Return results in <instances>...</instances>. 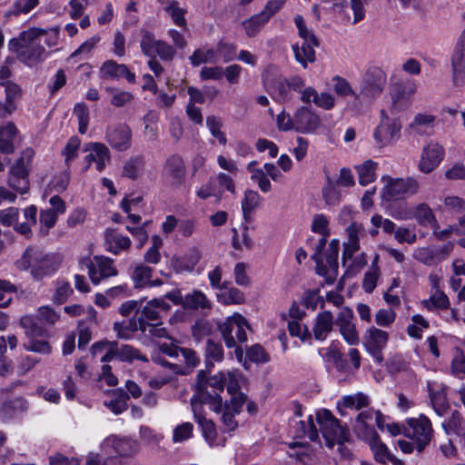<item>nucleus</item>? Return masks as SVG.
<instances>
[{"instance_id": "a211bd4d", "label": "nucleus", "mask_w": 465, "mask_h": 465, "mask_svg": "<svg viewBox=\"0 0 465 465\" xmlns=\"http://www.w3.org/2000/svg\"><path fill=\"white\" fill-rule=\"evenodd\" d=\"M171 310V305L163 298H154L140 310L141 317L149 322H160Z\"/></svg>"}, {"instance_id": "69168bd1", "label": "nucleus", "mask_w": 465, "mask_h": 465, "mask_svg": "<svg viewBox=\"0 0 465 465\" xmlns=\"http://www.w3.org/2000/svg\"><path fill=\"white\" fill-rule=\"evenodd\" d=\"M156 55L163 62H171L176 55V49L173 45L161 40L154 50V56Z\"/></svg>"}, {"instance_id": "393cba45", "label": "nucleus", "mask_w": 465, "mask_h": 465, "mask_svg": "<svg viewBox=\"0 0 465 465\" xmlns=\"http://www.w3.org/2000/svg\"><path fill=\"white\" fill-rule=\"evenodd\" d=\"M377 411L368 409L361 411L355 420L354 430L361 438L367 439L377 432L370 423L375 417Z\"/></svg>"}, {"instance_id": "6ab92c4d", "label": "nucleus", "mask_w": 465, "mask_h": 465, "mask_svg": "<svg viewBox=\"0 0 465 465\" xmlns=\"http://www.w3.org/2000/svg\"><path fill=\"white\" fill-rule=\"evenodd\" d=\"M84 151L91 152L84 158L85 162L87 163L86 169H88L94 162L95 163L96 170L98 172H102L111 160L108 147L102 143H89L86 144Z\"/></svg>"}, {"instance_id": "de8ad7c7", "label": "nucleus", "mask_w": 465, "mask_h": 465, "mask_svg": "<svg viewBox=\"0 0 465 465\" xmlns=\"http://www.w3.org/2000/svg\"><path fill=\"white\" fill-rule=\"evenodd\" d=\"M153 269L143 264L137 265L133 272V281L135 288H142L150 282Z\"/></svg>"}, {"instance_id": "f03ea898", "label": "nucleus", "mask_w": 465, "mask_h": 465, "mask_svg": "<svg viewBox=\"0 0 465 465\" xmlns=\"http://www.w3.org/2000/svg\"><path fill=\"white\" fill-rule=\"evenodd\" d=\"M206 371H200L193 385L195 394L193 398L202 404L209 405L210 409L215 412L223 410V399L220 395L225 386V373L219 372L212 377H207Z\"/></svg>"}, {"instance_id": "5fc2aeb1", "label": "nucleus", "mask_w": 465, "mask_h": 465, "mask_svg": "<svg viewBox=\"0 0 465 465\" xmlns=\"http://www.w3.org/2000/svg\"><path fill=\"white\" fill-rule=\"evenodd\" d=\"M430 402L433 410L439 416H443L450 408L446 394L443 391L431 392Z\"/></svg>"}, {"instance_id": "0e129e2a", "label": "nucleus", "mask_w": 465, "mask_h": 465, "mask_svg": "<svg viewBox=\"0 0 465 465\" xmlns=\"http://www.w3.org/2000/svg\"><path fill=\"white\" fill-rule=\"evenodd\" d=\"M311 230L323 237H329V220L322 213L315 214L312 222Z\"/></svg>"}, {"instance_id": "bf43d9fd", "label": "nucleus", "mask_w": 465, "mask_h": 465, "mask_svg": "<svg viewBox=\"0 0 465 465\" xmlns=\"http://www.w3.org/2000/svg\"><path fill=\"white\" fill-rule=\"evenodd\" d=\"M380 277V269L377 265L372 264L365 273L362 281V288L367 293H371L377 285Z\"/></svg>"}, {"instance_id": "4c0bfd02", "label": "nucleus", "mask_w": 465, "mask_h": 465, "mask_svg": "<svg viewBox=\"0 0 465 465\" xmlns=\"http://www.w3.org/2000/svg\"><path fill=\"white\" fill-rule=\"evenodd\" d=\"M106 445L114 447L116 453L121 456H128L136 450V443L128 439H119L115 436H110L104 440Z\"/></svg>"}, {"instance_id": "13d9d810", "label": "nucleus", "mask_w": 465, "mask_h": 465, "mask_svg": "<svg viewBox=\"0 0 465 465\" xmlns=\"http://www.w3.org/2000/svg\"><path fill=\"white\" fill-rule=\"evenodd\" d=\"M73 292L74 291L69 282L57 281L53 301L56 304H63Z\"/></svg>"}, {"instance_id": "39448f33", "label": "nucleus", "mask_w": 465, "mask_h": 465, "mask_svg": "<svg viewBox=\"0 0 465 465\" xmlns=\"http://www.w3.org/2000/svg\"><path fill=\"white\" fill-rule=\"evenodd\" d=\"M316 420L320 425V430L329 448H332L336 442H346L350 439V432L346 427L341 425L338 419L327 409H322L316 413Z\"/></svg>"}, {"instance_id": "09e8293b", "label": "nucleus", "mask_w": 465, "mask_h": 465, "mask_svg": "<svg viewBox=\"0 0 465 465\" xmlns=\"http://www.w3.org/2000/svg\"><path fill=\"white\" fill-rule=\"evenodd\" d=\"M27 409V401L23 398H15L3 404L1 412L5 418H11L17 411L22 412Z\"/></svg>"}, {"instance_id": "58836bf2", "label": "nucleus", "mask_w": 465, "mask_h": 465, "mask_svg": "<svg viewBox=\"0 0 465 465\" xmlns=\"http://www.w3.org/2000/svg\"><path fill=\"white\" fill-rule=\"evenodd\" d=\"M118 360L121 361L132 362L135 360L143 362L148 361V358L142 354L141 351L129 344L119 345L117 342Z\"/></svg>"}, {"instance_id": "a19ab883", "label": "nucleus", "mask_w": 465, "mask_h": 465, "mask_svg": "<svg viewBox=\"0 0 465 465\" xmlns=\"http://www.w3.org/2000/svg\"><path fill=\"white\" fill-rule=\"evenodd\" d=\"M114 394L116 398L104 401V406L114 414H121L128 408L127 401L129 400V395L123 390L114 391Z\"/></svg>"}, {"instance_id": "6e6d98bb", "label": "nucleus", "mask_w": 465, "mask_h": 465, "mask_svg": "<svg viewBox=\"0 0 465 465\" xmlns=\"http://www.w3.org/2000/svg\"><path fill=\"white\" fill-rule=\"evenodd\" d=\"M57 221L56 213L51 209L42 210L40 213V234L47 235L49 230L53 228Z\"/></svg>"}, {"instance_id": "9b49d317", "label": "nucleus", "mask_w": 465, "mask_h": 465, "mask_svg": "<svg viewBox=\"0 0 465 465\" xmlns=\"http://www.w3.org/2000/svg\"><path fill=\"white\" fill-rule=\"evenodd\" d=\"M401 124L398 119H391L384 110L381 111V122L376 127L373 137L380 147L386 146L400 136Z\"/></svg>"}, {"instance_id": "4be33fe9", "label": "nucleus", "mask_w": 465, "mask_h": 465, "mask_svg": "<svg viewBox=\"0 0 465 465\" xmlns=\"http://www.w3.org/2000/svg\"><path fill=\"white\" fill-rule=\"evenodd\" d=\"M126 331H140L143 333L148 332L151 336L157 338L168 337V331L166 328L163 326L162 321L149 322L143 318L133 319L130 321L129 327L126 328Z\"/></svg>"}, {"instance_id": "4468645a", "label": "nucleus", "mask_w": 465, "mask_h": 465, "mask_svg": "<svg viewBox=\"0 0 465 465\" xmlns=\"http://www.w3.org/2000/svg\"><path fill=\"white\" fill-rule=\"evenodd\" d=\"M132 130L126 124H118L107 127L106 142L119 152L127 151L132 145Z\"/></svg>"}, {"instance_id": "3c124183", "label": "nucleus", "mask_w": 465, "mask_h": 465, "mask_svg": "<svg viewBox=\"0 0 465 465\" xmlns=\"http://www.w3.org/2000/svg\"><path fill=\"white\" fill-rule=\"evenodd\" d=\"M73 113L78 120V132L81 134H84L89 124L88 106L84 103H78L74 105Z\"/></svg>"}, {"instance_id": "774afa93", "label": "nucleus", "mask_w": 465, "mask_h": 465, "mask_svg": "<svg viewBox=\"0 0 465 465\" xmlns=\"http://www.w3.org/2000/svg\"><path fill=\"white\" fill-rule=\"evenodd\" d=\"M451 373L459 379L465 377V355L461 350H457L450 363Z\"/></svg>"}, {"instance_id": "6e6552de", "label": "nucleus", "mask_w": 465, "mask_h": 465, "mask_svg": "<svg viewBox=\"0 0 465 465\" xmlns=\"http://www.w3.org/2000/svg\"><path fill=\"white\" fill-rule=\"evenodd\" d=\"M81 266L86 267L91 282L97 285L101 281L116 276L117 269L114 265V260L104 256H94L93 260L84 258L80 262Z\"/></svg>"}, {"instance_id": "c756f323", "label": "nucleus", "mask_w": 465, "mask_h": 465, "mask_svg": "<svg viewBox=\"0 0 465 465\" xmlns=\"http://www.w3.org/2000/svg\"><path fill=\"white\" fill-rule=\"evenodd\" d=\"M20 325L25 330L28 339L31 337H44L47 333V329L36 317L23 316L20 319Z\"/></svg>"}, {"instance_id": "ea45409f", "label": "nucleus", "mask_w": 465, "mask_h": 465, "mask_svg": "<svg viewBox=\"0 0 465 465\" xmlns=\"http://www.w3.org/2000/svg\"><path fill=\"white\" fill-rule=\"evenodd\" d=\"M164 9L171 15L174 25L183 28V30L188 29L187 21L185 18L187 11L186 9L180 7L177 1H172Z\"/></svg>"}, {"instance_id": "5701e85b", "label": "nucleus", "mask_w": 465, "mask_h": 465, "mask_svg": "<svg viewBox=\"0 0 465 465\" xmlns=\"http://www.w3.org/2000/svg\"><path fill=\"white\" fill-rule=\"evenodd\" d=\"M18 130L14 123L9 122L0 126V153L11 154L15 151Z\"/></svg>"}, {"instance_id": "4d7b16f0", "label": "nucleus", "mask_w": 465, "mask_h": 465, "mask_svg": "<svg viewBox=\"0 0 465 465\" xmlns=\"http://www.w3.org/2000/svg\"><path fill=\"white\" fill-rule=\"evenodd\" d=\"M294 23L298 29L299 36L306 42L312 43L315 46H319V41L315 35L307 28L304 19L302 15H297L294 17Z\"/></svg>"}, {"instance_id": "423d86ee", "label": "nucleus", "mask_w": 465, "mask_h": 465, "mask_svg": "<svg viewBox=\"0 0 465 465\" xmlns=\"http://www.w3.org/2000/svg\"><path fill=\"white\" fill-rule=\"evenodd\" d=\"M381 180L385 183L381 190V198L385 202L415 195L419 193L420 187L419 181L413 177L392 178L382 176Z\"/></svg>"}, {"instance_id": "c03bdc74", "label": "nucleus", "mask_w": 465, "mask_h": 465, "mask_svg": "<svg viewBox=\"0 0 465 465\" xmlns=\"http://www.w3.org/2000/svg\"><path fill=\"white\" fill-rule=\"evenodd\" d=\"M80 145V138L76 135H73L62 150L61 153L64 157V163L67 166H70L72 162L77 158Z\"/></svg>"}, {"instance_id": "864d4df0", "label": "nucleus", "mask_w": 465, "mask_h": 465, "mask_svg": "<svg viewBox=\"0 0 465 465\" xmlns=\"http://www.w3.org/2000/svg\"><path fill=\"white\" fill-rule=\"evenodd\" d=\"M261 197L259 193L252 190H247L244 193V198L242 201V210L245 219L258 206Z\"/></svg>"}, {"instance_id": "dca6fc26", "label": "nucleus", "mask_w": 465, "mask_h": 465, "mask_svg": "<svg viewBox=\"0 0 465 465\" xmlns=\"http://www.w3.org/2000/svg\"><path fill=\"white\" fill-rule=\"evenodd\" d=\"M293 114L297 133L313 134L321 125L319 115L306 106L299 107Z\"/></svg>"}, {"instance_id": "412c9836", "label": "nucleus", "mask_w": 465, "mask_h": 465, "mask_svg": "<svg viewBox=\"0 0 465 465\" xmlns=\"http://www.w3.org/2000/svg\"><path fill=\"white\" fill-rule=\"evenodd\" d=\"M101 78L119 79L124 77L130 84L135 83V74L124 64H117L114 60L105 61L100 68Z\"/></svg>"}, {"instance_id": "2eb2a0df", "label": "nucleus", "mask_w": 465, "mask_h": 465, "mask_svg": "<svg viewBox=\"0 0 465 465\" xmlns=\"http://www.w3.org/2000/svg\"><path fill=\"white\" fill-rule=\"evenodd\" d=\"M445 155V150L438 143L430 142L423 147L419 170L423 173H430L441 163Z\"/></svg>"}, {"instance_id": "f8f14e48", "label": "nucleus", "mask_w": 465, "mask_h": 465, "mask_svg": "<svg viewBox=\"0 0 465 465\" xmlns=\"http://www.w3.org/2000/svg\"><path fill=\"white\" fill-rule=\"evenodd\" d=\"M450 63L454 85L463 86L465 84V29L456 42Z\"/></svg>"}, {"instance_id": "052dcab7", "label": "nucleus", "mask_w": 465, "mask_h": 465, "mask_svg": "<svg viewBox=\"0 0 465 465\" xmlns=\"http://www.w3.org/2000/svg\"><path fill=\"white\" fill-rule=\"evenodd\" d=\"M414 217L420 225L432 224L436 222L435 215L426 203H420L416 207Z\"/></svg>"}, {"instance_id": "f257e3e1", "label": "nucleus", "mask_w": 465, "mask_h": 465, "mask_svg": "<svg viewBox=\"0 0 465 465\" xmlns=\"http://www.w3.org/2000/svg\"><path fill=\"white\" fill-rule=\"evenodd\" d=\"M56 254L45 252L42 248L29 245L21 257L15 262V268L20 272H29L35 281H41L52 275L59 268Z\"/></svg>"}, {"instance_id": "37998d69", "label": "nucleus", "mask_w": 465, "mask_h": 465, "mask_svg": "<svg viewBox=\"0 0 465 465\" xmlns=\"http://www.w3.org/2000/svg\"><path fill=\"white\" fill-rule=\"evenodd\" d=\"M422 305L429 311L434 309H447L450 306L448 296L441 291L437 290L428 300L422 302Z\"/></svg>"}, {"instance_id": "79ce46f5", "label": "nucleus", "mask_w": 465, "mask_h": 465, "mask_svg": "<svg viewBox=\"0 0 465 465\" xmlns=\"http://www.w3.org/2000/svg\"><path fill=\"white\" fill-rule=\"evenodd\" d=\"M214 50L217 52V62L222 59L223 63H229L236 58L237 46L232 43L220 40Z\"/></svg>"}, {"instance_id": "a18cd8bd", "label": "nucleus", "mask_w": 465, "mask_h": 465, "mask_svg": "<svg viewBox=\"0 0 465 465\" xmlns=\"http://www.w3.org/2000/svg\"><path fill=\"white\" fill-rule=\"evenodd\" d=\"M141 51L145 56L154 55V50L161 40L155 39L154 35L148 30H141Z\"/></svg>"}, {"instance_id": "72a5a7b5", "label": "nucleus", "mask_w": 465, "mask_h": 465, "mask_svg": "<svg viewBox=\"0 0 465 465\" xmlns=\"http://www.w3.org/2000/svg\"><path fill=\"white\" fill-rule=\"evenodd\" d=\"M144 165L145 162L143 156L130 157L123 166L122 175L131 180H136L143 173Z\"/></svg>"}, {"instance_id": "473e14b6", "label": "nucleus", "mask_w": 465, "mask_h": 465, "mask_svg": "<svg viewBox=\"0 0 465 465\" xmlns=\"http://www.w3.org/2000/svg\"><path fill=\"white\" fill-rule=\"evenodd\" d=\"M265 15L261 12L242 22V26L248 37H255L268 24Z\"/></svg>"}, {"instance_id": "1a4fd4ad", "label": "nucleus", "mask_w": 465, "mask_h": 465, "mask_svg": "<svg viewBox=\"0 0 465 465\" xmlns=\"http://www.w3.org/2000/svg\"><path fill=\"white\" fill-rule=\"evenodd\" d=\"M248 323L244 317L241 314H234L228 318L223 324L219 326V330L223 335L225 344L228 348L236 346V340L241 343L247 341L245 329Z\"/></svg>"}, {"instance_id": "9d476101", "label": "nucleus", "mask_w": 465, "mask_h": 465, "mask_svg": "<svg viewBox=\"0 0 465 465\" xmlns=\"http://www.w3.org/2000/svg\"><path fill=\"white\" fill-rule=\"evenodd\" d=\"M386 84V74L378 66L370 67L361 81L358 97L372 99L380 95Z\"/></svg>"}, {"instance_id": "f704fd0d", "label": "nucleus", "mask_w": 465, "mask_h": 465, "mask_svg": "<svg viewBox=\"0 0 465 465\" xmlns=\"http://www.w3.org/2000/svg\"><path fill=\"white\" fill-rule=\"evenodd\" d=\"M183 308L189 310L209 309L211 308V302L203 292L193 290L184 296Z\"/></svg>"}, {"instance_id": "cd10ccee", "label": "nucleus", "mask_w": 465, "mask_h": 465, "mask_svg": "<svg viewBox=\"0 0 465 465\" xmlns=\"http://www.w3.org/2000/svg\"><path fill=\"white\" fill-rule=\"evenodd\" d=\"M312 43L303 41L301 45L294 44L292 49L294 54L295 60L304 68L308 67L309 64L314 63L316 60L315 50Z\"/></svg>"}, {"instance_id": "ddd939ff", "label": "nucleus", "mask_w": 465, "mask_h": 465, "mask_svg": "<svg viewBox=\"0 0 465 465\" xmlns=\"http://www.w3.org/2000/svg\"><path fill=\"white\" fill-rule=\"evenodd\" d=\"M162 175L172 187H180L186 175L183 159L178 154L169 156L163 164Z\"/></svg>"}, {"instance_id": "8fccbe9b", "label": "nucleus", "mask_w": 465, "mask_h": 465, "mask_svg": "<svg viewBox=\"0 0 465 465\" xmlns=\"http://www.w3.org/2000/svg\"><path fill=\"white\" fill-rule=\"evenodd\" d=\"M104 90L112 95L110 102L115 107L124 106L134 99V95L130 92L121 91L110 86L105 87Z\"/></svg>"}, {"instance_id": "aec40b11", "label": "nucleus", "mask_w": 465, "mask_h": 465, "mask_svg": "<svg viewBox=\"0 0 465 465\" xmlns=\"http://www.w3.org/2000/svg\"><path fill=\"white\" fill-rule=\"evenodd\" d=\"M352 311L345 308L341 311L336 319V324L340 328V332L345 341L350 345H356L360 339L355 325L352 323Z\"/></svg>"}, {"instance_id": "f3484780", "label": "nucleus", "mask_w": 465, "mask_h": 465, "mask_svg": "<svg viewBox=\"0 0 465 465\" xmlns=\"http://www.w3.org/2000/svg\"><path fill=\"white\" fill-rule=\"evenodd\" d=\"M192 411L194 420L201 427L203 436L210 446H215L217 439L216 426L213 420L205 419L202 414V405L196 401V398L191 399Z\"/></svg>"}, {"instance_id": "7c9ffc66", "label": "nucleus", "mask_w": 465, "mask_h": 465, "mask_svg": "<svg viewBox=\"0 0 465 465\" xmlns=\"http://www.w3.org/2000/svg\"><path fill=\"white\" fill-rule=\"evenodd\" d=\"M293 435L298 439L308 436L312 441H319L320 438L318 430L313 422L312 415L308 417L307 421L300 420L295 422L293 427Z\"/></svg>"}, {"instance_id": "2f4dec72", "label": "nucleus", "mask_w": 465, "mask_h": 465, "mask_svg": "<svg viewBox=\"0 0 465 465\" xmlns=\"http://www.w3.org/2000/svg\"><path fill=\"white\" fill-rule=\"evenodd\" d=\"M378 163L371 159L356 165L355 170L358 173L359 183L366 186L376 180V170Z\"/></svg>"}, {"instance_id": "338daca9", "label": "nucleus", "mask_w": 465, "mask_h": 465, "mask_svg": "<svg viewBox=\"0 0 465 465\" xmlns=\"http://www.w3.org/2000/svg\"><path fill=\"white\" fill-rule=\"evenodd\" d=\"M413 258L425 264L432 265L437 262L433 247H420L414 250Z\"/></svg>"}, {"instance_id": "20e7f679", "label": "nucleus", "mask_w": 465, "mask_h": 465, "mask_svg": "<svg viewBox=\"0 0 465 465\" xmlns=\"http://www.w3.org/2000/svg\"><path fill=\"white\" fill-rule=\"evenodd\" d=\"M34 156L35 151L30 147L25 148L9 169L7 184L20 194H25L29 191V173Z\"/></svg>"}, {"instance_id": "bb28decb", "label": "nucleus", "mask_w": 465, "mask_h": 465, "mask_svg": "<svg viewBox=\"0 0 465 465\" xmlns=\"http://www.w3.org/2000/svg\"><path fill=\"white\" fill-rule=\"evenodd\" d=\"M216 295L218 302L225 305L242 304L245 302L244 293L228 282H223V287Z\"/></svg>"}, {"instance_id": "c9c22d12", "label": "nucleus", "mask_w": 465, "mask_h": 465, "mask_svg": "<svg viewBox=\"0 0 465 465\" xmlns=\"http://www.w3.org/2000/svg\"><path fill=\"white\" fill-rule=\"evenodd\" d=\"M366 440H369V445L375 460L377 462L386 464L388 462V458L391 453L389 451L388 447L381 440L378 433L372 434Z\"/></svg>"}, {"instance_id": "680f3d73", "label": "nucleus", "mask_w": 465, "mask_h": 465, "mask_svg": "<svg viewBox=\"0 0 465 465\" xmlns=\"http://www.w3.org/2000/svg\"><path fill=\"white\" fill-rule=\"evenodd\" d=\"M369 403V397L361 392L342 398V405L345 408H354L355 410H361V408L368 406Z\"/></svg>"}, {"instance_id": "603ef678", "label": "nucleus", "mask_w": 465, "mask_h": 465, "mask_svg": "<svg viewBox=\"0 0 465 465\" xmlns=\"http://www.w3.org/2000/svg\"><path fill=\"white\" fill-rule=\"evenodd\" d=\"M24 349L27 351H33L42 354H50L52 347L46 340H39L37 337H31L24 343Z\"/></svg>"}, {"instance_id": "c85d7f7f", "label": "nucleus", "mask_w": 465, "mask_h": 465, "mask_svg": "<svg viewBox=\"0 0 465 465\" xmlns=\"http://www.w3.org/2000/svg\"><path fill=\"white\" fill-rule=\"evenodd\" d=\"M0 84L5 87V100L4 103L9 114H12L17 109V102L22 99L23 89L12 81H5Z\"/></svg>"}, {"instance_id": "49530a36", "label": "nucleus", "mask_w": 465, "mask_h": 465, "mask_svg": "<svg viewBox=\"0 0 465 465\" xmlns=\"http://www.w3.org/2000/svg\"><path fill=\"white\" fill-rule=\"evenodd\" d=\"M389 335L386 331L371 327L367 331L365 346L385 347Z\"/></svg>"}, {"instance_id": "b1692460", "label": "nucleus", "mask_w": 465, "mask_h": 465, "mask_svg": "<svg viewBox=\"0 0 465 465\" xmlns=\"http://www.w3.org/2000/svg\"><path fill=\"white\" fill-rule=\"evenodd\" d=\"M334 322L333 315L330 311L318 313L312 327L313 337L318 341L326 340L333 329Z\"/></svg>"}, {"instance_id": "e2e57ef3", "label": "nucleus", "mask_w": 465, "mask_h": 465, "mask_svg": "<svg viewBox=\"0 0 465 465\" xmlns=\"http://www.w3.org/2000/svg\"><path fill=\"white\" fill-rule=\"evenodd\" d=\"M206 125L212 135L215 137L221 144L227 143L225 134L221 131L222 121L218 117L214 115L207 116Z\"/></svg>"}, {"instance_id": "e433bc0d", "label": "nucleus", "mask_w": 465, "mask_h": 465, "mask_svg": "<svg viewBox=\"0 0 465 465\" xmlns=\"http://www.w3.org/2000/svg\"><path fill=\"white\" fill-rule=\"evenodd\" d=\"M189 60L194 67L207 63L215 64L217 63V52L214 48H198L189 56Z\"/></svg>"}, {"instance_id": "0eeeda50", "label": "nucleus", "mask_w": 465, "mask_h": 465, "mask_svg": "<svg viewBox=\"0 0 465 465\" xmlns=\"http://www.w3.org/2000/svg\"><path fill=\"white\" fill-rule=\"evenodd\" d=\"M406 423L405 436L414 441L416 450L421 453L433 437V429L430 419L426 415L420 414L418 418L408 419Z\"/></svg>"}, {"instance_id": "a878e982", "label": "nucleus", "mask_w": 465, "mask_h": 465, "mask_svg": "<svg viewBox=\"0 0 465 465\" xmlns=\"http://www.w3.org/2000/svg\"><path fill=\"white\" fill-rule=\"evenodd\" d=\"M223 358L224 351L222 343L208 337L204 348L205 367L208 372L215 363L223 361Z\"/></svg>"}, {"instance_id": "7ed1b4c3", "label": "nucleus", "mask_w": 465, "mask_h": 465, "mask_svg": "<svg viewBox=\"0 0 465 465\" xmlns=\"http://www.w3.org/2000/svg\"><path fill=\"white\" fill-rule=\"evenodd\" d=\"M39 27H30L13 38L9 45L16 53L18 59L28 66L42 63L47 56L45 48L39 42Z\"/></svg>"}]
</instances>
